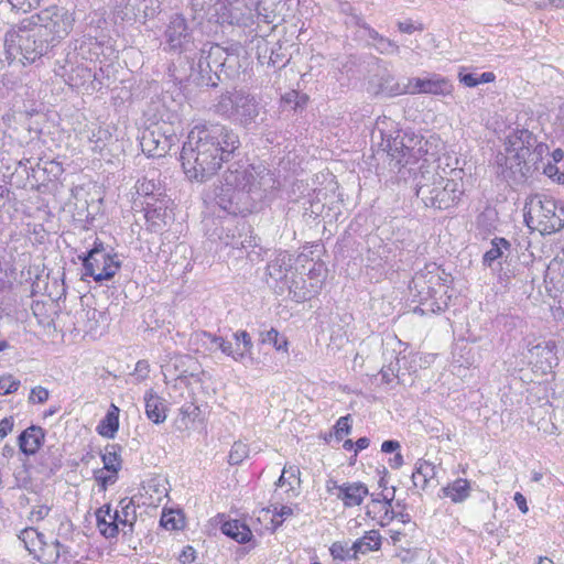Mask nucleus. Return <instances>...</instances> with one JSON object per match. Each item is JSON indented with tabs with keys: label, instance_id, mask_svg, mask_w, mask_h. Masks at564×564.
Returning <instances> with one entry per match:
<instances>
[{
	"label": "nucleus",
	"instance_id": "obj_8",
	"mask_svg": "<svg viewBox=\"0 0 564 564\" xmlns=\"http://www.w3.org/2000/svg\"><path fill=\"white\" fill-rule=\"evenodd\" d=\"M28 19L43 29L47 36L54 37L56 44L69 34L75 21L67 9L58 6L47 7Z\"/></svg>",
	"mask_w": 564,
	"mask_h": 564
},
{
	"label": "nucleus",
	"instance_id": "obj_55",
	"mask_svg": "<svg viewBox=\"0 0 564 564\" xmlns=\"http://www.w3.org/2000/svg\"><path fill=\"white\" fill-rule=\"evenodd\" d=\"M34 534H37V530L34 528H26L21 531L19 538L24 542L25 547L31 551L29 544L35 545V536Z\"/></svg>",
	"mask_w": 564,
	"mask_h": 564
},
{
	"label": "nucleus",
	"instance_id": "obj_15",
	"mask_svg": "<svg viewBox=\"0 0 564 564\" xmlns=\"http://www.w3.org/2000/svg\"><path fill=\"white\" fill-rule=\"evenodd\" d=\"M140 145L149 156L162 158L167 154L166 132L161 127L145 129L140 137Z\"/></svg>",
	"mask_w": 564,
	"mask_h": 564
},
{
	"label": "nucleus",
	"instance_id": "obj_49",
	"mask_svg": "<svg viewBox=\"0 0 564 564\" xmlns=\"http://www.w3.org/2000/svg\"><path fill=\"white\" fill-rule=\"evenodd\" d=\"M377 48L382 54H394L399 52V45L386 37H379V42L376 43Z\"/></svg>",
	"mask_w": 564,
	"mask_h": 564
},
{
	"label": "nucleus",
	"instance_id": "obj_22",
	"mask_svg": "<svg viewBox=\"0 0 564 564\" xmlns=\"http://www.w3.org/2000/svg\"><path fill=\"white\" fill-rule=\"evenodd\" d=\"M274 184V180L272 174L269 172H252V178L248 180V184L243 189V193L251 195L253 200H261L264 197V193L272 188Z\"/></svg>",
	"mask_w": 564,
	"mask_h": 564
},
{
	"label": "nucleus",
	"instance_id": "obj_39",
	"mask_svg": "<svg viewBox=\"0 0 564 564\" xmlns=\"http://www.w3.org/2000/svg\"><path fill=\"white\" fill-rule=\"evenodd\" d=\"M540 169L543 170V174L553 181H556L557 183H564V162H562L561 165L560 163H552L551 161H547V163L542 161Z\"/></svg>",
	"mask_w": 564,
	"mask_h": 564
},
{
	"label": "nucleus",
	"instance_id": "obj_62",
	"mask_svg": "<svg viewBox=\"0 0 564 564\" xmlns=\"http://www.w3.org/2000/svg\"><path fill=\"white\" fill-rule=\"evenodd\" d=\"M513 499L522 513H527L529 511L527 499L521 492H516Z\"/></svg>",
	"mask_w": 564,
	"mask_h": 564
},
{
	"label": "nucleus",
	"instance_id": "obj_42",
	"mask_svg": "<svg viewBox=\"0 0 564 564\" xmlns=\"http://www.w3.org/2000/svg\"><path fill=\"white\" fill-rule=\"evenodd\" d=\"M290 58H286L285 53L283 52L282 44L275 43L274 47L270 50V56L268 61V65L272 67L283 68Z\"/></svg>",
	"mask_w": 564,
	"mask_h": 564
},
{
	"label": "nucleus",
	"instance_id": "obj_58",
	"mask_svg": "<svg viewBox=\"0 0 564 564\" xmlns=\"http://www.w3.org/2000/svg\"><path fill=\"white\" fill-rule=\"evenodd\" d=\"M13 429V417H4L0 421V441H2Z\"/></svg>",
	"mask_w": 564,
	"mask_h": 564
},
{
	"label": "nucleus",
	"instance_id": "obj_41",
	"mask_svg": "<svg viewBox=\"0 0 564 564\" xmlns=\"http://www.w3.org/2000/svg\"><path fill=\"white\" fill-rule=\"evenodd\" d=\"M96 521L97 528L105 538L112 539L119 534L120 529L118 528V523L113 521L112 518H96Z\"/></svg>",
	"mask_w": 564,
	"mask_h": 564
},
{
	"label": "nucleus",
	"instance_id": "obj_63",
	"mask_svg": "<svg viewBox=\"0 0 564 564\" xmlns=\"http://www.w3.org/2000/svg\"><path fill=\"white\" fill-rule=\"evenodd\" d=\"M399 448H400V443L394 440L384 441L381 445V451L383 453H393Z\"/></svg>",
	"mask_w": 564,
	"mask_h": 564
},
{
	"label": "nucleus",
	"instance_id": "obj_13",
	"mask_svg": "<svg viewBox=\"0 0 564 564\" xmlns=\"http://www.w3.org/2000/svg\"><path fill=\"white\" fill-rule=\"evenodd\" d=\"M326 490L330 495H336L347 508L360 506L369 491L362 482H344L338 485L336 480L328 479L326 481Z\"/></svg>",
	"mask_w": 564,
	"mask_h": 564
},
{
	"label": "nucleus",
	"instance_id": "obj_38",
	"mask_svg": "<svg viewBox=\"0 0 564 564\" xmlns=\"http://www.w3.org/2000/svg\"><path fill=\"white\" fill-rule=\"evenodd\" d=\"M249 455V447L241 441H237L232 444L228 456V463L230 465H239Z\"/></svg>",
	"mask_w": 564,
	"mask_h": 564
},
{
	"label": "nucleus",
	"instance_id": "obj_1",
	"mask_svg": "<svg viewBox=\"0 0 564 564\" xmlns=\"http://www.w3.org/2000/svg\"><path fill=\"white\" fill-rule=\"evenodd\" d=\"M239 147L238 134L226 126L196 127L180 154L184 174L192 182L204 183L236 156Z\"/></svg>",
	"mask_w": 564,
	"mask_h": 564
},
{
	"label": "nucleus",
	"instance_id": "obj_45",
	"mask_svg": "<svg viewBox=\"0 0 564 564\" xmlns=\"http://www.w3.org/2000/svg\"><path fill=\"white\" fill-rule=\"evenodd\" d=\"M268 512H272L274 516H278L280 517L281 519L275 521L274 519H272V522L274 523L275 527H279L283 523V521L291 517L293 514V510L291 507L289 506H281L279 508L278 505H271L268 509H267Z\"/></svg>",
	"mask_w": 564,
	"mask_h": 564
},
{
	"label": "nucleus",
	"instance_id": "obj_47",
	"mask_svg": "<svg viewBox=\"0 0 564 564\" xmlns=\"http://www.w3.org/2000/svg\"><path fill=\"white\" fill-rule=\"evenodd\" d=\"M48 390L44 387L37 386L31 389L29 395V402L31 403H44L48 399Z\"/></svg>",
	"mask_w": 564,
	"mask_h": 564
},
{
	"label": "nucleus",
	"instance_id": "obj_35",
	"mask_svg": "<svg viewBox=\"0 0 564 564\" xmlns=\"http://www.w3.org/2000/svg\"><path fill=\"white\" fill-rule=\"evenodd\" d=\"M119 449L120 447H118L117 445H108L105 448V453L101 455L104 469L113 474H118V471L121 468Z\"/></svg>",
	"mask_w": 564,
	"mask_h": 564
},
{
	"label": "nucleus",
	"instance_id": "obj_26",
	"mask_svg": "<svg viewBox=\"0 0 564 564\" xmlns=\"http://www.w3.org/2000/svg\"><path fill=\"white\" fill-rule=\"evenodd\" d=\"M377 89L375 94H381L387 97H394L403 94H408V82L399 83L394 76L389 73H383L377 78Z\"/></svg>",
	"mask_w": 564,
	"mask_h": 564
},
{
	"label": "nucleus",
	"instance_id": "obj_40",
	"mask_svg": "<svg viewBox=\"0 0 564 564\" xmlns=\"http://www.w3.org/2000/svg\"><path fill=\"white\" fill-rule=\"evenodd\" d=\"M394 491H395V489H394V487H392L391 496H388V494L381 492V494H379V497H381V498L372 499V505L373 506L379 505L381 507V509L384 510V519H388V520H392L393 518L397 517L394 513V510L391 507L392 500L394 499Z\"/></svg>",
	"mask_w": 564,
	"mask_h": 564
},
{
	"label": "nucleus",
	"instance_id": "obj_24",
	"mask_svg": "<svg viewBox=\"0 0 564 564\" xmlns=\"http://www.w3.org/2000/svg\"><path fill=\"white\" fill-rule=\"evenodd\" d=\"M254 169H243L239 163H231L224 173L225 183L234 187L239 194H242L248 184V180L252 178Z\"/></svg>",
	"mask_w": 564,
	"mask_h": 564
},
{
	"label": "nucleus",
	"instance_id": "obj_57",
	"mask_svg": "<svg viewBox=\"0 0 564 564\" xmlns=\"http://www.w3.org/2000/svg\"><path fill=\"white\" fill-rule=\"evenodd\" d=\"M195 554H196V552H195L194 547L191 545H187L181 552V554L178 556V561L182 564H191L192 562H194V560L196 557Z\"/></svg>",
	"mask_w": 564,
	"mask_h": 564
},
{
	"label": "nucleus",
	"instance_id": "obj_10",
	"mask_svg": "<svg viewBox=\"0 0 564 564\" xmlns=\"http://www.w3.org/2000/svg\"><path fill=\"white\" fill-rule=\"evenodd\" d=\"M79 258L83 260L85 274L93 276L96 282L112 279L120 269L117 254L111 256L106 250L90 249Z\"/></svg>",
	"mask_w": 564,
	"mask_h": 564
},
{
	"label": "nucleus",
	"instance_id": "obj_7",
	"mask_svg": "<svg viewBox=\"0 0 564 564\" xmlns=\"http://www.w3.org/2000/svg\"><path fill=\"white\" fill-rule=\"evenodd\" d=\"M498 174L509 184L520 185L533 176L534 172L540 170L542 159L536 154L525 159L519 154L498 153L496 156Z\"/></svg>",
	"mask_w": 564,
	"mask_h": 564
},
{
	"label": "nucleus",
	"instance_id": "obj_11",
	"mask_svg": "<svg viewBox=\"0 0 564 564\" xmlns=\"http://www.w3.org/2000/svg\"><path fill=\"white\" fill-rule=\"evenodd\" d=\"M505 147L507 153L519 154L525 159L532 158L533 154L543 159L545 154H549L547 145L540 142L533 132L524 128L510 132L506 138Z\"/></svg>",
	"mask_w": 564,
	"mask_h": 564
},
{
	"label": "nucleus",
	"instance_id": "obj_30",
	"mask_svg": "<svg viewBox=\"0 0 564 564\" xmlns=\"http://www.w3.org/2000/svg\"><path fill=\"white\" fill-rule=\"evenodd\" d=\"M221 532L237 541L238 543H247L252 538L249 527L239 520H229L221 524Z\"/></svg>",
	"mask_w": 564,
	"mask_h": 564
},
{
	"label": "nucleus",
	"instance_id": "obj_36",
	"mask_svg": "<svg viewBox=\"0 0 564 564\" xmlns=\"http://www.w3.org/2000/svg\"><path fill=\"white\" fill-rule=\"evenodd\" d=\"M260 337L262 344L272 345L278 351H288V339L281 336L275 328L261 332Z\"/></svg>",
	"mask_w": 564,
	"mask_h": 564
},
{
	"label": "nucleus",
	"instance_id": "obj_23",
	"mask_svg": "<svg viewBox=\"0 0 564 564\" xmlns=\"http://www.w3.org/2000/svg\"><path fill=\"white\" fill-rule=\"evenodd\" d=\"M147 417L155 424L163 423L166 420L165 400L158 395L152 389L144 394Z\"/></svg>",
	"mask_w": 564,
	"mask_h": 564
},
{
	"label": "nucleus",
	"instance_id": "obj_61",
	"mask_svg": "<svg viewBox=\"0 0 564 564\" xmlns=\"http://www.w3.org/2000/svg\"><path fill=\"white\" fill-rule=\"evenodd\" d=\"M50 508L45 505L39 506L37 509H33L31 512V520L35 519L36 521H41L48 516Z\"/></svg>",
	"mask_w": 564,
	"mask_h": 564
},
{
	"label": "nucleus",
	"instance_id": "obj_43",
	"mask_svg": "<svg viewBox=\"0 0 564 564\" xmlns=\"http://www.w3.org/2000/svg\"><path fill=\"white\" fill-rule=\"evenodd\" d=\"M178 516L173 510L164 511L161 516L160 524L166 530H177L182 527V519Z\"/></svg>",
	"mask_w": 564,
	"mask_h": 564
},
{
	"label": "nucleus",
	"instance_id": "obj_53",
	"mask_svg": "<svg viewBox=\"0 0 564 564\" xmlns=\"http://www.w3.org/2000/svg\"><path fill=\"white\" fill-rule=\"evenodd\" d=\"M234 337L238 343H242L243 348H245V351H243L245 354L251 352L253 345H252V340H251V337L248 332L239 330V332L235 333Z\"/></svg>",
	"mask_w": 564,
	"mask_h": 564
},
{
	"label": "nucleus",
	"instance_id": "obj_19",
	"mask_svg": "<svg viewBox=\"0 0 564 564\" xmlns=\"http://www.w3.org/2000/svg\"><path fill=\"white\" fill-rule=\"evenodd\" d=\"M235 117L241 124L248 126L254 122L259 116V104L256 98L243 93H237Z\"/></svg>",
	"mask_w": 564,
	"mask_h": 564
},
{
	"label": "nucleus",
	"instance_id": "obj_4",
	"mask_svg": "<svg viewBox=\"0 0 564 564\" xmlns=\"http://www.w3.org/2000/svg\"><path fill=\"white\" fill-rule=\"evenodd\" d=\"M28 18L6 33L4 48L7 58L19 59L23 65L32 64L47 55L57 44Z\"/></svg>",
	"mask_w": 564,
	"mask_h": 564
},
{
	"label": "nucleus",
	"instance_id": "obj_59",
	"mask_svg": "<svg viewBox=\"0 0 564 564\" xmlns=\"http://www.w3.org/2000/svg\"><path fill=\"white\" fill-rule=\"evenodd\" d=\"M283 474L288 475L289 481H295L297 487H300L301 479H300V469L297 466H289L283 468Z\"/></svg>",
	"mask_w": 564,
	"mask_h": 564
},
{
	"label": "nucleus",
	"instance_id": "obj_54",
	"mask_svg": "<svg viewBox=\"0 0 564 564\" xmlns=\"http://www.w3.org/2000/svg\"><path fill=\"white\" fill-rule=\"evenodd\" d=\"M85 312H86L87 321H88V323H90L88 325V328L90 330L95 329L99 322V318H104V316H105V314L102 312H99L96 308H88Z\"/></svg>",
	"mask_w": 564,
	"mask_h": 564
},
{
	"label": "nucleus",
	"instance_id": "obj_51",
	"mask_svg": "<svg viewBox=\"0 0 564 564\" xmlns=\"http://www.w3.org/2000/svg\"><path fill=\"white\" fill-rule=\"evenodd\" d=\"M330 551V554L334 558H339L341 561L346 560L347 557H351L349 555L350 551H352L351 549L350 550H347L345 547V545H343L341 543L339 542H335L333 543V545L330 546L329 549Z\"/></svg>",
	"mask_w": 564,
	"mask_h": 564
},
{
	"label": "nucleus",
	"instance_id": "obj_2",
	"mask_svg": "<svg viewBox=\"0 0 564 564\" xmlns=\"http://www.w3.org/2000/svg\"><path fill=\"white\" fill-rule=\"evenodd\" d=\"M452 282V275L444 269L435 263L427 264L410 283L412 302L417 303L413 312L422 315L444 312L451 302L448 289Z\"/></svg>",
	"mask_w": 564,
	"mask_h": 564
},
{
	"label": "nucleus",
	"instance_id": "obj_37",
	"mask_svg": "<svg viewBox=\"0 0 564 564\" xmlns=\"http://www.w3.org/2000/svg\"><path fill=\"white\" fill-rule=\"evenodd\" d=\"M203 336L208 338L210 343L215 344L221 352H224L227 356H231L236 361L241 360L245 356V352H235L232 349V344L230 341H227L220 336L213 335L208 332H204Z\"/></svg>",
	"mask_w": 564,
	"mask_h": 564
},
{
	"label": "nucleus",
	"instance_id": "obj_34",
	"mask_svg": "<svg viewBox=\"0 0 564 564\" xmlns=\"http://www.w3.org/2000/svg\"><path fill=\"white\" fill-rule=\"evenodd\" d=\"M236 100L237 93L226 91L221 94L218 101L214 105L215 112L228 119L234 118Z\"/></svg>",
	"mask_w": 564,
	"mask_h": 564
},
{
	"label": "nucleus",
	"instance_id": "obj_12",
	"mask_svg": "<svg viewBox=\"0 0 564 564\" xmlns=\"http://www.w3.org/2000/svg\"><path fill=\"white\" fill-rule=\"evenodd\" d=\"M143 209L148 229L152 232L163 231L174 220L173 202L167 196L145 200Z\"/></svg>",
	"mask_w": 564,
	"mask_h": 564
},
{
	"label": "nucleus",
	"instance_id": "obj_18",
	"mask_svg": "<svg viewBox=\"0 0 564 564\" xmlns=\"http://www.w3.org/2000/svg\"><path fill=\"white\" fill-rule=\"evenodd\" d=\"M119 508L115 510L111 517L118 523V527L122 525L121 532L123 535L132 534L137 522V506L132 499L126 497L119 501Z\"/></svg>",
	"mask_w": 564,
	"mask_h": 564
},
{
	"label": "nucleus",
	"instance_id": "obj_31",
	"mask_svg": "<svg viewBox=\"0 0 564 564\" xmlns=\"http://www.w3.org/2000/svg\"><path fill=\"white\" fill-rule=\"evenodd\" d=\"M135 188L139 195L145 197V200L153 202L155 198L166 197V195L163 194L160 181L154 177L144 176L143 178L138 180Z\"/></svg>",
	"mask_w": 564,
	"mask_h": 564
},
{
	"label": "nucleus",
	"instance_id": "obj_28",
	"mask_svg": "<svg viewBox=\"0 0 564 564\" xmlns=\"http://www.w3.org/2000/svg\"><path fill=\"white\" fill-rule=\"evenodd\" d=\"M442 494L454 503H462L470 496V484L467 479L458 478L443 487Z\"/></svg>",
	"mask_w": 564,
	"mask_h": 564
},
{
	"label": "nucleus",
	"instance_id": "obj_29",
	"mask_svg": "<svg viewBox=\"0 0 564 564\" xmlns=\"http://www.w3.org/2000/svg\"><path fill=\"white\" fill-rule=\"evenodd\" d=\"M381 546V535L377 530H370L365 533V535L358 540H356L351 546L354 554L352 558H357V553H367L370 551H377Z\"/></svg>",
	"mask_w": 564,
	"mask_h": 564
},
{
	"label": "nucleus",
	"instance_id": "obj_56",
	"mask_svg": "<svg viewBox=\"0 0 564 564\" xmlns=\"http://www.w3.org/2000/svg\"><path fill=\"white\" fill-rule=\"evenodd\" d=\"M95 477L101 485L102 489H106L108 485L116 482L117 474L111 473L110 475H104L102 470H97Z\"/></svg>",
	"mask_w": 564,
	"mask_h": 564
},
{
	"label": "nucleus",
	"instance_id": "obj_27",
	"mask_svg": "<svg viewBox=\"0 0 564 564\" xmlns=\"http://www.w3.org/2000/svg\"><path fill=\"white\" fill-rule=\"evenodd\" d=\"M436 477V466L431 462L419 459L412 473V481L415 487L425 489L427 484Z\"/></svg>",
	"mask_w": 564,
	"mask_h": 564
},
{
	"label": "nucleus",
	"instance_id": "obj_48",
	"mask_svg": "<svg viewBox=\"0 0 564 564\" xmlns=\"http://www.w3.org/2000/svg\"><path fill=\"white\" fill-rule=\"evenodd\" d=\"M225 245L235 249H247L248 247L256 246V243H252L251 238L249 240L241 239V235L236 236L235 232L231 234L230 239H225Z\"/></svg>",
	"mask_w": 564,
	"mask_h": 564
},
{
	"label": "nucleus",
	"instance_id": "obj_60",
	"mask_svg": "<svg viewBox=\"0 0 564 564\" xmlns=\"http://www.w3.org/2000/svg\"><path fill=\"white\" fill-rule=\"evenodd\" d=\"M150 366L147 360H139L135 365L134 372L140 379H145L149 375Z\"/></svg>",
	"mask_w": 564,
	"mask_h": 564
},
{
	"label": "nucleus",
	"instance_id": "obj_50",
	"mask_svg": "<svg viewBox=\"0 0 564 564\" xmlns=\"http://www.w3.org/2000/svg\"><path fill=\"white\" fill-rule=\"evenodd\" d=\"M36 167L40 170L42 169L44 172L48 173V175H52V177L57 178L63 173V167L61 163L55 161H45L44 166H41V162L36 164Z\"/></svg>",
	"mask_w": 564,
	"mask_h": 564
},
{
	"label": "nucleus",
	"instance_id": "obj_3",
	"mask_svg": "<svg viewBox=\"0 0 564 564\" xmlns=\"http://www.w3.org/2000/svg\"><path fill=\"white\" fill-rule=\"evenodd\" d=\"M200 56L194 80L199 86L217 87L226 79L235 78L239 74V48L235 45L223 47L216 43H206L199 50ZM194 76V73L191 74Z\"/></svg>",
	"mask_w": 564,
	"mask_h": 564
},
{
	"label": "nucleus",
	"instance_id": "obj_44",
	"mask_svg": "<svg viewBox=\"0 0 564 564\" xmlns=\"http://www.w3.org/2000/svg\"><path fill=\"white\" fill-rule=\"evenodd\" d=\"M350 415L341 416L338 419L334 426V435L337 441L343 438V435H348L351 432Z\"/></svg>",
	"mask_w": 564,
	"mask_h": 564
},
{
	"label": "nucleus",
	"instance_id": "obj_14",
	"mask_svg": "<svg viewBox=\"0 0 564 564\" xmlns=\"http://www.w3.org/2000/svg\"><path fill=\"white\" fill-rule=\"evenodd\" d=\"M453 91L451 82L438 75L432 74L427 78H408V94H431L447 96Z\"/></svg>",
	"mask_w": 564,
	"mask_h": 564
},
{
	"label": "nucleus",
	"instance_id": "obj_16",
	"mask_svg": "<svg viewBox=\"0 0 564 564\" xmlns=\"http://www.w3.org/2000/svg\"><path fill=\"white\" fill-rule=\"evenodd\" d=\"M240 195L234 187L224 183L215 186L213 193L208 194V198L228 214L237 215L242 212L237 202Z\"/></svg>",
	"mask_w": 564,
	"mask_h": 564
},
{
	"label": "nucleus",
	"instance_id": "obj_9",
	"mask_svg": "<svg viewBox=\"0 0 564 564\" xmlns=\"http://www.w3.org/2000/svg\"><path fill=\"white\" fill-rule=\"evenodd\" d=\"M193 32L183 14H173L164 31L165 48L178 54L192 52L195 48Z\"/></svg>",
	"mask_w": 564,
	"mask_h": 564
},
{
	"label": "nucleus",
	"instance_id": "obj_32",
	"mask_svg": "<svg viewBox=\"0 0 564 564\" xmlns=\"http://www.w3.org/2000/svg\"><path fill=\"white\" fill-rule=\"evenodd\" d=\"M384 151H387L388 155L391 156L398 165L403 166L408 164L409 160L406 158L410 155L411 149L404 145L402 138L395 137L388 139Z\"/></svg>",
	"mask_w": 564,
	"mask_h": 564
},
{
	"label": "nucleus",
	"instance_id": "obj_20",
	"mask_svg": "<svg viewBox=\"0 0 564 564\" xmlns=\"http://www.w3.org/2000/svg\"><path fill=\"white\" fill-rule=\"evenodd\" d=\"M44 437L45 432L41 426L31 425L19 435V448L26 456L34 455L42 446Z\"/></svg>",
	"mask_w": 564,
	"mask_h": 564
},
{
	"label": "nucleus",
	"instance_id": "obj_33",
	"mask_svg": "<svg viewBox=\"0 0 564 564\" xmlns=\"http://www.w3.org/2000/svg\"><path fill=\"white\" fill-rule=\"evenodd\" d=\"M119 429V408L111 404L105 417L99 422L97 431L101 436L113 438Z\"/></svg>",
	"mask_w": 564,
	"mask_h": 564
},
{
	"label": "nucleus",
	"instance_id": "obj_46",
	"mask_svg": "<svg viewBox=\"0 0 564 564\" xmlns=\"http://www.w3.org/2000/svg\"><path fill=\"white\" fill-rule=\"evenodd\" d=\"M20 387V381L13 379L12 376L0 377V393L11 394L14 393Z\"/></svg>",
	"mask_w": 564,
	"mask_h": 564
},
{
	"label": "nucleus",
	"instance_id": "obj_64",
	"mask_svg": "<svg viewBox=\"0 0 564 564\" xmlns=\"http://www.w3.org/2000/svg\"><path fill=\"white\" fill-rule=\"evenodd\" d=\"M96 518H109L111 519V516L113 514L112 513V510H111V507L110 505H104L102 507H100L97 511H96Z\"/></svg>",
	"mask_w": 564,
	"mask_h": 564
},
{
	"label": "nucleus",
	"instance_id": "obj_5",
	"mask_svg": "<svg viewBox=\"0 0 564 564\" xmlns=\"http://www.w3.org/2000/svg\"><path fill=\"white\" fill-rule=\"evenodd\" d=\"M523 210L527 226L542 235H551L564 228V204L552 196L531 195Z\"/></svg>",
	"mask_w": 564,
	"mask_h": 564
},
{
	"label": "nucleus",
	"instance_id": "obj_21",
	"mask_svg": "<svg viewBox=\"0 0 564 564\" xmlns=\"http://www.w3.org/2000/svg\"><path fill=\"white\" fill-rule=\"evenodd\" d=\"M530 354L536 359L543 372L557 366L556 345L553 340L539 343L530 349Z\"/></svg>",
	"mask_w": 564,
	"mask_h": 564
},
{
	"label": "nucleus",
	"instance_id": "obj_52",
	"mask_svg": "<svg viewBox=\"0 0 564 564\" xmlns=\"http://www.w3.org/2000/svg\"><path fill=\"white\" fill-rule=\"evenodd\" d=\"M478 76L475 73H466L465 69H462L458 73V79L466 87H476L478 85Z\"/></svg>",
	"mask_w": 564,
	"mask_h": 564
},
{
	"label": "nucleus",
	"instance_id": "obj_17",
	"mask_svg": "<svg viewBox=\"0 0 564 564\" xmlns=\"http://www.w3.org/2000/svg\"><path fill=\"white\" fill-rule=\"evenodd\" d=\"M293 268L292 256L288 252H279L267 265V274L275 282H282L292 291L294 282L290 284L288 274Z\"/></svg>",
	"mask_w": 564,
	"mask_h": 564
},
{
	"label": "nucleus",
	"instance_id": "obj_25",
	"mask_svg": "<svg viewBox=\"0 0 564 564\" xmlns=\"http://www.w3.org/2000/svg\"><path fill=\"white\" fill-rule=\"evenodd\" d=\"M511 252V243L506 238L496 237L491 240V247L482 257V263L486 267L492 268L495 262L501 264V260L507 261Z\"/></svg>",
	"mask_w": 564,
	"mask_h": 564
},
{
	"label": "nucleus",
	"instance_id": "obj_6",
	"mask_svg": "<svg viewBox=\"0 0 564 564\" xmlns=\"http://www.w3.org/2000/svg\"><path fill=\"white\" fill-rule=\"evenodd\" d=\"M463 191L455 180L445 178L436 173H421L416 183V196L426 207L447 209L454 206Z\"/></svg>",
	"mask_w": 564,
	"mask_h": 564
}]
</instances>
